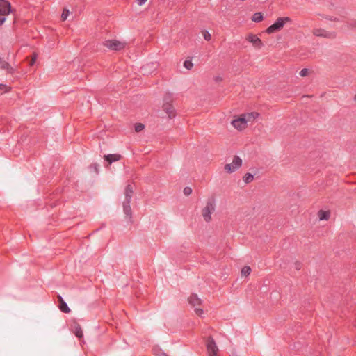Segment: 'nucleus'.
Segmentation results:
<instances>
[{"label": "nucleus", "instance_id": "obj_8", "mask_svg": "<svg viewBox=\"0 0 356 356\" xmlns=\"http://www.w3.org/2000/svg\"><path fill=\"white\" fill-rule=\"evenodd\" d=\"M313 33L317 37H322L325 38H335L334 32H330L321 28H315L313 30Z\"/></svg>", "mask_w": 356, "mask_h": 356}, {"label": "nucleus", "instance_id": "obj_9", "mask_svg": "<svg viewBox=\"0 0 356 356\" xmlns=\"http://www.w3.org/2000/svg\"><path fill=\"white\" fill-rule=\"evenodd\" d=\"M232 124L237 129L242 130L245 129L247 124V119L241 115L240 118L233 120Z\"/></svg>", "mask_w": 356, "mask_h": 356}, {"label": "nucleus", "instance_id": "obj_26", "mask_svg": "<svg viewBox=\"0 0 356 356\" xmlns=\"http://www.w3.org/2000/svg\"><path fill=\"white\" fill-rule=\"evenodd\" d=\"M183 192L185 195H189L192 193V189L190 187H185Z\"/></svg>", "mask_w": 356, "mask_h": 356}, {"label": "nucleus", "instance_id": "obj_20", "mask_svg": "<svg viewBox=\"0 0 356 356\" xmlns=\"http://www.w3.org/2000/svg\"><path fill=\"white\" fill-rule=\"evenodd\" d=\"M251 273V268L250 266H244L242 269H241V275H244V276H248Z\"/></svg>", "mask_w": 356, "mask_h": 356}, {"label": "nucleus", "instance_id": "obj_31", "mask_svg": "<svg viewBox=\"0 0 356 356\" xmlns=\"http://www.w3.org/2000/svg\"><path fill=\"white\" fill-rule=\"evenodd\" d=\"M146 1H147V0H137V3L139 6H142V5L145 4Z\"/></svg>", "mask_w": 356, "mask_h": 356}, {"label": "nucleus", "instance_id": "obj_22", "mask_svg": "<svg viewBox=\"0 0 356 356\" xmlns=\"http://www.w3.org/2000/svg\"><path fill=\"white\" fill-rule=\"evenodd\" d=\"M154 354L156 356H167L166 354L161 350H160L158 348H154Z\"/></svg>", "mask_w": 356, "mask_h": 356}, {"label": "nucleus", "instance_id": "obj_15", "mask_svg": "<svg viewBox=\"0 0 356 356\" xmlns=\"http://www.w3.org/2000/svg\"><path fill=\"white\" fill-rule=\"evenodd\" d=\"M59 298L60 299V306H59L60 309L63 312L69 313L70 312V309L68 307L67 303L63 301V300L62 299V298L60 296H59Z\"/></svg>", "mask_w": 356, "mask_h": 356}, {"label": "nucleus", "instance_id": "obj_2", "mask_svg": "<svg viewBox=\"0 0 356 356\" xmlns=\"http://www.w3.org/2000/svg\"><path fill=\"white\" fill-rule=\"evenodd\" d=\"M289 22H291V19L288 17H279L272 25L267 28L266 31L269 34L278 31Z\"/></svg>", "mask_w": 356, "mask_h": 356}, {"label": "nucleus", "instance_id": "obj_7", "mask_svg": "<svg viewBox=\"0 0 356 356\" xmlns=\"http://www.w3.org/2000/svg\"><path fill=\"white\" fill-rule=\"evenodd\" d=\"M242 165V160L238 156H234L232 163H227L225 165L226 172L231 173L236 170Z\"/></svg>", "mask_w": 356, "mask_h": 356}, {"label": "nucleus", "instance_id": "obj_27", "mask_svg": "<svg viewBox=\"0 0 356 356\" xmlns=\"http://www.w3.org/2000/svg\"><path fill=\"white\" fill-rule=\"evenodd\" d=\"M307 73H308V70L307 68H304L300 70V72H299V74L300 76H307Z\"/></svg>", "mask_w": 356, "mask_h": 356}, {"label": "nucleus", "instance_id": "obj_33", "mask_svg": "<svg viewBox=\"0 0 356 356\" xmlns=\"http://www.w3.org/2000/svg\"><path fill=\"white\" fill-rule=\"evenodd\" d=\"M35 60H36V58H35V57H34V58H32V60H31V65L34 64V63H35Z\"/></svg>", "mask_w": 356, "mask_h": 356}, {"label": "nucleus", "instance_id": "obj_11", "mask_svg": "<svg viewBox=\"0 0 356 356\" xmlns=\"http://www.w3.org/2000/svg\"><path fill=\"white\" fill-rule=\"evenodd\" d=\"M247 40L252 43L256 48H260L263 45L261 40L257 37V35L252 33L248 35Z\"/></svg>", "mask_w": 356, "mask_h": 356}, {"label": "nucleus", "instance_id": "obj_4", "mask_svg": "<svg viewBox=\"0 0 356 356\" xmlns=\"http://www.w3.org/2000/svg\"><path fill=\"white\" fill-rule=\"evenodd\" d=\"M103 44H104V46L106 47L110 50H113V51L122 50L126 46L125 42L118 41L116 40H106L105 42H104Z\"/></svg>", "mask_w": 356, "mask_h": 356}, {"label": "nucleus", "instance_id": "obj_17", "mask_svg": "<svg viewBox=\"0 0 356 356\" xmlns=\"http://www.w3.org/2000/svg\"><path fill=\"white\" fill-rule=\"evenodd\" d=\"M242 115L243 117H245V118L247 119V122H248V121H250L252 120H254L258 116V113L253 112V113H249L243 114Z\"/></svg>", "mask_w": 356, "mask_h": 356}, {"label": "nucleus", "instance_id": "obj_30", "mask_svg": "<svg viewBox=\"0 0 356 356\" xmlns=\"http://www.w3.org/2000/svg\"><path fill=\"white\" fill-rule=\"evenodd\" d=\"M6 19V17L0 14V26L5 22Z\"/></svg>", "mask_w": 356, "mask_h": 356}, {"label": "nucleus", "instance_id": "obj_24", "mask_svg": "<svg viewBox=\"0 0 356 356\" xmlns=\"http://www.w3.org/2000/svg\"><path fill=\"white\" fill-rule=\"evenodd\" d=\"M9 87L5 84H0V94H3L9 90Z\"/></svg>", "mask_w": 356, "mask_h": 356}, {"label": "nucleus", "instance_id": "obj_5", "mask_svg": "<svg viewBox=\"0 0 356 356\" xmlns=\"http://www.w3.org/2000/svg\"><path fill=\"white\" fill-rule=\"evenodd\" d=\"M188 302L192 307H195V314L201 316L203 314V310L196 307L202 304L201 299H200L196 294H192L188 298Z\"/></svg>", "mask_w": 356, "mask_h": 356}, {"label": "nucleus", "instance_id": "obj_6", "mask_svg": "<svg viewBox=\"0 0 356 356\" xmlns=\"http://www.w3.org/2000/svg\"><path fill=\"white\" fill-rule=\"evenodd\" d=\"M207 350L209 356H218V348L213 339L211 337H207L206 340Z\"/></svg>", "mask_w": 356, "mask_h": 356}, {"label": "nucleus", "instance_id": "obj_23", "mask_svg": "<svg viewBox=\"0 0 356 356\" xmlns=\"http://www.w3.org/2000/svg\"><path fill=\"white\" fill-rule=\"evenodd\" d=\"M184 66L187 69V70H191L193 66V64L192 63L191 60H186L184 63Z\"/></svg>", "mask_w": 356, "mask_h": 356}, {"label": "nucleus", "instance_id": "obj_34", "mask_svg": "<svg viewBox=\"0 0 356 356\" xmlns=\"http://www.w3.org/2000/svg\"><path fill=\"white\" fill-rule=\"evenodd\" d=\"M94 168H95V170L97 171V165L95 164Z\"/></svg>", "mask_w": 356, "mask_h": 356}, {"label": "nucleus", "instance_id": "obj_14", "mask_svg": "<svg viewBox=\"0 0 356 356\" xmlns=\"http://www.w3.org/2000/svg\"><path fill=\"white\" fill-rule=\"evenodd\" d=\"M0 68L6 70L8 72H10L13 70L9 63L1 57H0Z\"/></svg>", "mask_w": 356, "mask_h": 356}, {"label": "nucleus", "instance_id": "obj_29", "mask_svg": "<svg viewBox=\"0 0 356 356\" xmlns=\"http://www.w3.org/2000/svg\"><path fill=\"white\" fill-rule=\"evenodd\" d=\"M204 38L206 40L209 41V40H211V34H210L208 31H205V32L204 33Z\"/></svg>", "mask_w": 356, "mask_h": 356}, {"label": "nucleus", "instance_id": "obj_32", "mask_svg": "<svg viewBox=\"0 0 356 356\" xmlns=\"http://www.w3.org/2000/svg\"><path fill=\"white\" fill-rule=\"evenodd\" d=\"M295 267H296V270H300V263H296L295 264Z\"/></svg>", "mask_w": 356, "mask_h": 356}, {"label": "nucleus", "instance_id": "obj_12", "mask_svg": "<svg viewBox=\"0 0 356 356\" xmlns=\"http://www.w3.org/2000/svg\"><path fill=\"white\" fill-rule=\"evenodd\" d=\"M120 155L117 154H108L104 156V160L106 161L108 163H112L113 161H117L120 160Z\"/></svg>", "mask_w": 356, "mask_h": 356}, {"label": "nucleus", "instance_id": "obj_3", "mask_svg": "<svg viewBox=\"0 0 356 356\" xmlns=\"http://www.w3.org/2000/svg\"><path fill=\"white\" fill-rule=\"evenodd\" d=\"M215 200L213 198L209 199L205 207L202 209V216L205 221L209 222L211 219V214L215 211Z\"/></svg>", "mask_w": 356, "mask_h": 356}, {"label": "nucleus", "instance_id": "obj_35", "mask_svg": "<svg viewBox=\"0 0 356 356\" xmlns=\"http://www.w3.org/2000/svg\"><path fill=\"white\" fill-rule=\"evenodd\" d=\"M355 100L356 101V95L355 96Z\"/></svg>", "mask_w": 356, "mask_h": 356}, {"label": "nucleus", "instance_id": "obj_25", "mask_svg": "<svg viewBox=\"0 0 356 356\" xmlns=\"http://www.w3.org/2000/svg\"><path fill=\"white\" fill-rule=\"evenodd\" d=\"M144 127L145 126L141 123L136 124L135 125V131L136 132H140L144 129Z\"/></svg>", "mask_w": 356, "mask_h": 356}, {"label": "nucleus", "instance_id": "obj_28", "mask_svg": "<svg viewBox=\"0 0 356 356\" xmlns=\"http://www.w3.org/2000/svg\"><path fill=\"white\" fill-rule=\"evenodd\" d=\"M68 14H69V11L68 10H65L63 12V13L61 15V18H62V19L63 21L65 20L67 18Z\"/></svg>", "mask_w": 356, "mask_h": 356}, {"label": "nucleus", "instance_id": "obj_21", "mask_svg": "<svg viewBox=\"0 0 356 356\" xmlns=\"http://www.w3.org/2000/svg\"><path fill=\"white\" fill-rule=\"evenodd\" d=\"M74 333L78 338H81L83 337V332L79 326L75 327Z\"/></svg>", "mask_w": 356, "mask_h": 356}, {"label": "nucleus", "instance_id": "obj_13", "mask_svg": "<svg viewBox=\"0 0 356 356\" xmlns=\"http://www.w3.org/2000/svg\"><path fill=\"white\" fill-rule=\"evenodd\" d=\"M163 108L170 118H172L175 116V109L172 105L165 104L163 106Z\"/></svg>", "mask_w": 356, "mask_h": 356}, {"label": "nucleus", "instance_id": "obj_1", "mask_svg": "<svg viewBox=\"0 0 356 356\" xmlns=\"http://www.w3.org/2000/svg\"><path fill=\"white\" fill-rule=\"evenodd\" d=\"M134 193V187L131 184H128L125 188V200L122 203L123 211L125 215V220L127 222H132V212L130 207L131 200Z\"/></svg>", "mask_w": 356, "mask_h": 356}, {"label": "nucleus", "instance_id": "obj_16", "mask_svg": "<svg viewBox=\"0 0 356 356\" xmlns=\"http://www.w3.org/2000/svg\"><path fill=\"white\" fill-rule=\"evenodd\" d=\"M262 19L263 15L260 12L255 13L252 17V20L254 22H260Z\"/></svg>", "mask_w": 356, "mask_h": 356}, {"label": "nucleus", "instance_id": "obj_18", "mask_svg": "<svg viewBox=\"0 0 356 356\" xmlns=\"http://www.w3.org/2000/svg\"><path fill=\"white\" fill-rule=\"evenodd\" d=\"M254 179V176L253 175H252L251 173H246L245 175V176L243 177V180L245 183H250Z\"/></svg>", "mask_w": 356, "mask_h": 356}, {"label": "nucleus", "instance_id": "obj_10", "mask_svg": "<svg viewBox=\"0 0 356 356\" xmlns=\"http://www.w3.org/2000/svg\"><path fill=\"white\" fill-rule=\"evenodd\" d=\"M11 12L10 3L6 0H0V14L6 16Z\"/></svg>", "mask_w": 356, "mask_h": 356}, {"label": "nucleus", "instance_id": "obj_19", "mask_svg": "<svg viewBox=\"0 0 356 356\" xmlns=\"http://www.w3.org/2000/svg\"><path fill=\"white\" fill-rule=\"evenodd\" d=\"M318 216H319L320 220H327L330 215H329V213L327 211H320Z\"/></svg>", "mask_w": 356, "mask_h": 356}]
</instances>
